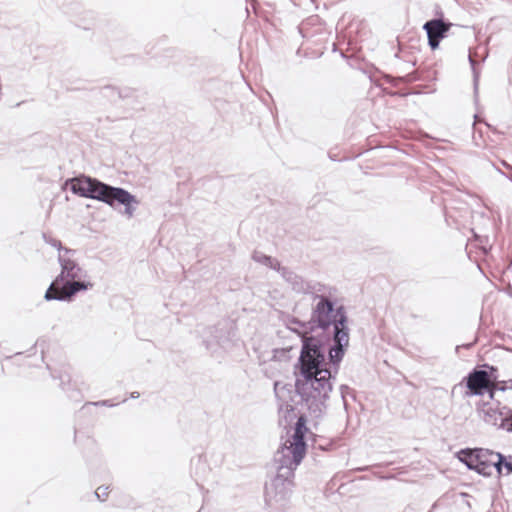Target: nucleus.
I'll use <instances>...</instances> for the list:
<instances>
[{"label": "nucleus", "instance_id": "obj_1", "mask_svg": "<svg viewBox=\"0 0 512 512\" xmlns=\"http://www.w3.org/2000/svg\"><path fill=\"white\" fill-rule=\"evenodd\" d=\"M66 184L69 185L74 194L86 198L97 199L109 205H113L114 202H118L125 205L126 213L130 216L133 213L131 204L135 203L136 200L134 196L122 188L111 187L96 179L85 176L73 178Z\"/></svg>", "mask_w": 512, "mask_h": 512}, {"label": "nucleus", "instance_id": "obj_2", "mask_svg": "<svg viewBox=\"0 0 512 512\" xmlns=\"http://www.w3.org/2000/svg\"><path fill=\"white\" fill-rule=\"evenodd\" d=\"M61 268V273L55 278L45 293L46 300H69L78 291L92 287V284L89 282L76 280L79 277L80 269L73 260H61Z\"/></svg>", "mask_w": 512, "mask_h": 512}, {"label": "nucleus", "instance_id": "obj_3", "mask_svg": "<svg viewBox=\"0 0 512 512\" xmlns=\"http://www.w3.org/2000/svg\"><path fill=\"white\" fill-rule=\"evenodd\" d=\"M306 422L305 416L298 418L291 440H287L281 449V457L278 459L281 464L279 469L287 470L286 478L293 477L295 469L306 454V443L304 441V436L308 432Z\"/></svg>", "mask_w": 512, "mask_h": 512}, {"label": "nucleus", "instance_id": "obj_4", "mask_svg": "<svg viewBox=\"0 0 512 512\" xmlns=\"http://www.w3.org/2000/svg\"><path fill=\"white\" fill-rule=\"evenodd\" d=\"M458 458L470 469L483 475H491L494 470L502 473L503 456L486 449H467L458 453Z\"/></svg>", "mask_w": 512, "mask_h": 512}, {"label": "nucleus", "instance_id": "obj_5", "mask_svg": "<svg viewBox=\"0 0 512 512\" xmlns=\"http://www.w3.org/2000/svg\"><path fill=\"white\" fill-rule=\"evenodd\" d=\"M301 372L307 379H315L318 382L329 380L331 373L328 369L322 368L324 355L312 338L304 341L300 355Z\"/></svg>", "mask_w": 512, "mask_h": 512}, {"label": "nucleus", "instance_id": "obj_6", "mask_svg": "<svg viewBox=\"0 0 512 512\" xmlns=\"http://www.w3.org/2000/svg\"><path fill=\"white\" fill-rule=\"evenodd\" d=\"M339 318L334 319L335 342L337 344L335 349L330 351V357L334 361H340L343 355V348L349 343V335L346 327V316L344 311L338 312Z\"/></svg>", "mask_w": 512, "mask_h": 512}, {"label": "nucleus", "instance_id": "obj_7", "mask_svg": "<svg viewBox=\"0 0 512 512\" xmlns=\"http://www.w3.org/2000/svg\"><path fill=\"white\" fill-rule=\"evenodd\" d=\"M451 26V23H445L440 19L430 20L424 24V29L428 36V43L433 50L438 48L441 39L446 36Z\"/></svg>", "mask_w": 512, "mask_h": 512}, {"label": "nucleus", "instance_id": "obj_8", "mask_svg": "<svg viewBox=\"0 0 512 512\" xmlns=\"http://www.w3.org/2000/svg\"><path fill=\"white\" fill-rule=\"evenodd\" d=\"M467 395H483L490 386V375L484 370H474L466 377Z\"/></svg>", "mask_w": 512, "mask_h": 512}, {"label": "nucleus", "instance_id": "obj_9", "mask_svg": "<svg viewBox=\"0 0 512 512\" xmlns=\"http://www.w3.org/2000/svg\"><path fill=\"white\" fill-rule=\"evenodd\" d=\"M339 311H343V309L340 308L336 312H334L332 303L328 299L322 298L316 306L315 317L319 325L325 328L331 324L334 325L335 317L337 319L339 318Z\"/></svg>", "mask_w": 512, "mask_h": 512}, {"label": "nucleus", "instance_id": "obj_10", "mask_svg": "<svg viewBox=\"0 0 512 512\" xmlns=\"http://www.w3.org/2000/svg\"><path fill=\"white\" fill-rule=\"evenodd\" d=\"M483 414L484 421L494 426H499V424H501V422L504 419L503 413L500 411L498 407L493 408L491 406H488L487 404L484 405Z\"/></svg>", "mask_w": 512, "mask_h": 512}, {"label": "nucleus", "instance_id": "obj_11", "mask_svg": "<svg viewBox=\"0 0 512 512\" xmlns=\"http://www.w3.org/2000/svg\"><path fill=\"white\" fill-rule=\"evenodd\" d=\"M109 493L110 487L105 485L99 486L95 491L97 498L101 501H105L108 498Z\"/></svg>", "mask_w": 512, "mask_h": 512}, {"label": "nucleus", "instance_id": "obj_12", "mask_svg": "<svg viewBox=\"0 0 512 512\" xmlns=\"http://www.w3.org/2000/svg\"><path fill=\"white\" fill-rule=\"evenodd\" d=\"M500 384L499 381L492 380L490 378V386L488 388H485V391L488 392L489 398L493 400L495 398V392L499 390Z\"/></svg>", "mask_w": 512, "mask_h": 512}, {"label": "nucleus", "instance_id": "obj_13", "mask_svg": "<svg viewBox=\"0 0 512 512\" xmlns=\"http://www.w3.org/2000/svg\"><path fill=\"white\" fill-rule=\"evenodd\" d=\"M510 473H512V462H510V461H506V460L503 458V462H502V473H501V474L509 475Z\"/></svg>", "mask_w": 512, "mask_h": 512}, {"label": "nucleus", "instance_id": "obj_14", "mask_svg": "<svg viewBox=\"0 0 512 512\" xmlns=\"http://www.w3.org/2000/svg\"><path fill=\"white\" fill-rule=\"evenodd\" d=\"M499 427L506 429L507 431H512V417L504 418Z\"/></svg>", "mask_w": 512, "mask_h": 512}, {"label": "nucleus", "instance_id": "obj_15", "mask_svg": "<svg viewBox=\"0 0 512 512\" xmlns=\"http://www.w3.org/2000/svg\"><path fill=\"white\" fill-rule=\"evenodd\" d=\"M499 384H500L499 391H505L507 389L512 390V379L507 380V381H499Z\"/></svg>", "mask_w": 512, "mask_h": 512}]
</instances>
